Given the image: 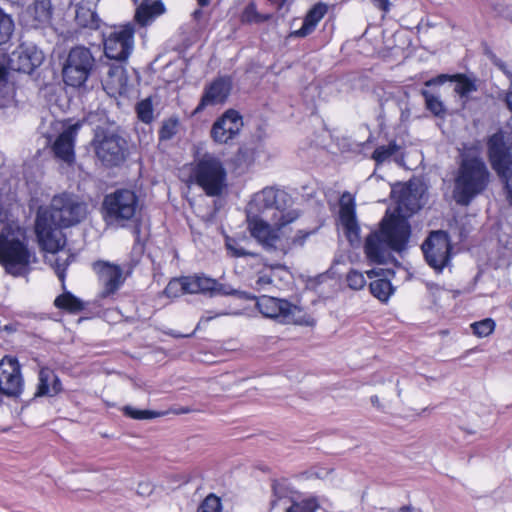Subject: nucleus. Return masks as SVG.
Wrapping results in <instances>:
<instances>
[{
    "label": "nucleus",
    "instance_id": "59",
    "mask_svg": "<svg viewBox=\"0 0 512 512\" xmlns=\"http://www.w3.org/2000/svg\"><path fill=\"white\" fill-rule=\"evenodd\" d=\"M191 410L189 408H181L179 410H173L172 412L174 414H185V413H189Z\"/></svg>",
    "mask_w": 512,
    "mask_h": 512
},
{
    "label": "nucleus",
    "instance_id": "26",
    "mask_svg": "<svg viewBox=\"0 0 512 512\" xmlns=\"http://www.w3.org/2000/svg\"><path fill=\"white\" fill-rule=\"evenodd\" d=\"M28 13L33 19L35 28L45 26L52 18V4L50 0H35L29 7Z\"/></svg>",
    "mask_w": 512,
    "mask_h": 512
},
{
    "label": "nucleus",
    "instance_id": "29",
    "mask_svg": "<svg viewBox=\"0 0 512 512\" xmlns=\"http://www.w3.org/2000/svg\"><path fill=\"white\" fill-rule=\"evenodd\" d=\"M188 284L190 286V294H213L217 287L215 279L206 277L204 275L188 276Z\"/></svg>",
    "mask_w": 512,
    "mask_h": 512
},
{
    "label": "nucleus",
    "instance_id": "1",
    "mask_svg": "<svg viewBox=\"0 0 512 512\" xmlns=\"http://www.w3.org/2000/svg\"><path fill=\"white\" fill-rule=\"evenodd\" d=\"M423 192L422 185L413 181L393 190L397 215L386 214L379 231L371 233L365 242V253L371 262L385 264L392 257L391 251L401 252L406 248L411 234L407 217L422 207Z\"/></svg>",
    "mask_w": 512,
    "mask_h": 512
},
{
    "label": "nucleus",
    "instance_id": "34",
    "mask_svg": "<svg viewBox=\"0 0 512 512\" xmlns=\"http://www.w3.org/2000/svg\"><path fill=\"white\" fill-rule=\"evenodd\" d=\"M14 31V22L11 16L0 7V45L7 43Z\"/></svg>",
    "mask_w": 512,
    "mask_h": 512
},
{
    "label": "nucleus",
    "instance_id": "23",
    "mask_svg": "<svg viewBox=\"0 0 512 512\" xmlns=\"http://www.w3.org/2000/svg\"><path fill=\"white\" fill-rule=\"evenodd\" d=\"M273 496L271 506L274 508L278 502L284 501L285 504L291 503L285 508L286 512H315L319 504L315 498H308L301 501L291 500L286 496V488L278 483L273 484Z\"/></svg>",
    "mask_w": 512,
    "mask_h": 512
},
{
    "label": "nucleus",
    "instance_id": "35",
    "mask_svg": "<svg viewBox=\"0 0 512 512\" xmlns=\"http://www.w3.org/2000/svg\"><path fill=\"white\" fill-rule=\"evenodd\" d=\"M399 148L400 147L395 142L389 143L386 146H379L374 150L372 159L377 165H380L396 154Z\"/></svg>",
    "mask_w": 512,
    "mask_h": 512
},
{
    "label": "nucleus",
    "instance_id": "9",
    "mask_svg": "<svg viewBox=\"0 0 512 512\" xmlns=\"http://www.w3.org/2000/svg\"><path fill=\"white\" fill-rule=\"evenodd\" d=\"M96 67V61L89 48L73 47L63 66V80L68 86L81 87Z\"/></svg>",
    "mask_w": 512,
    "mask_h": 512
},
{
    "label": "nucleus",
    "instance_id": "13",
    "mask_svg": "<svg viewBox=\"0 0 512 512\" xmlns=\"http://www.w3.org/2000/svg\"><path fill=\"white\" fill-rule=\"evenodd\" d=\"M422 250L429 266L440 272L450 261L451 243L445 231H433L422 244Z\"/></svg>",
    "mask_w": 512,
    "mask_h": 512
},
{
    "label": "nucleus",
    "instance_id": "58",
    "mask_svg": "<svg viewBox=\"0 0 512 512\" xmlns=\"http://www.w3.org/2000/svg\"><path fill=\"white\" fill-rule=\"evenodd\" d=\"M270 3L276 5L278 8H281L287 0H268Z\"/></svg>",
    "mask_w": 512,
    "mask_h": 512
},
{
    "label": "nucleus",
    "instance_id": "42",
    "mask_svg": "<svg viewBox=\"0 0 512 512\" xmlns=\"http://www.w3.org/2000/svg\"><path fill=\"white\" fill-rule=\"evenodd\" d=\"M178 127L177 119H168L164 121L159 131V137L161 140H170L176 133Z\"/></svg>",
    "mask_w": 512,
    "mask_h": 512
},
{
    "label": "nucleus",
    "instance_id": "14",
    "mask_svg": "<svg viewBox=\"0 0 512 512\" xmlns=\"http://www.w3.org/2000/svg\"><path fill=\"white\" fill-rule=\"evenodd\" d=\"M24 381L16 358L4 357L0 361V392L7 397H18Z\"/></svg>",
    "mask_w": 512,
    "mask_h": 512
},
{
    "label": "nucleus",
    "instance_id": "30",
    "mask_svg": "<svg viewBox=\"0 0 512 512\" xmlns=\"http://www.w3.org/2000/svg\"><path fill=\"white\" fill-rule=\"evenodd\" d=\"M54 305L57 308L64 309L70 313H77L84 309L82 301L69 292L59 295L55 299Z\"/></svg>",
    "mask_w": 512,
    "mask_h": 512
},
{
    "label": "nucleus",
    "instance_id": "44",
    "mask_svg": "<svg viewBox=\"0 0 512 512\" xmlns=\"http://www.w3.org/2000/svg\"><path fill=\"white\" fill-rule=\"evenodd\" d=\"M272 286H273L272 277L268 274H260L257 277V279L255 280L253 288L255 290H257L258 292H268V291H270Z\"/></svg>",
    "mask_w": 512,
    "mask_h": 512
},
{
    "label": "nucleus",
    "instance_id": "41",
    "mask_svg": "<svg viewBox=\"0 0 512 512\" xmlns=\"http://www.w3.org/2000/svg\"><path fill=\"white\" fill-rule=\"evenodd\" d=\"M346 281H347L349 288H351L353 290H360L366 284L364 275L357 270L349 271L346 276Z\"/></svg>",
    "mask_w": 512,
    "mask_h": 512
},
{
    "label": "nucleus",
    "instance_id": "4",
    "mask_svg": "<svg viewBox=\"0 0 512 512\" xmlns=\"http://www.w3.org/2000/svg\"><path fill=\"white\" fill-rule=\"evenodd\" d=\"M35 261L19 228L5 224L0 232V264L6 273L14 276H26L30 272V264Z\"/></svg>",
    "mask_w": 512,
    "mask_h": 512
},
{
    "label": "nucleus",
    "instance_id": "3",
    "mask_svg": "<svg viewBox=\"0 0 512 512\" xmlns=\"http://www.w3.org/2000/svg\"><path fill=\"white\" fill-rule=\"evenodd\" d=\"M460 157L453 195L458 204L467 206L486 189L490 172L476 149L465 148Z\"/></svg>",
    "mask_w": 512,
    "mask_h": 512
},
{
    "label": "nucleus",
    "instance_id": "21",
    "mask_svg": "<svg viewBox=\"0 0 512 512\" xmlns=\"http://www.w3.org/2000/svg\"><path fill=\"white\" fill-rule=\"evenodd\" d=\"M43 54L35 48H20L12 53L9 66L12 70L30 74L41 65Z\"/></svg>",
    "mask_w": 512,
    "mask_h": 512
},
{
    "label": "nucleus",
    "instance_id": "45",
    "mask_svg": "<svg viewBox=\"0 0 512 512\" xmlns=\"http://www.w3.org/2000/svg\"><path fill=\"white\" fill-rule=\"evenodd\" d=\"M215 293H218V294H221V295H234V296H237L239 298H245V299L248 298V296L246 295L245 292L233 289V288H231V287H229L227 285L220 284L218 282H217V287L215 289Z\"/></svg>",
    "mask_w": 512,
    "mask_h": 512
},
{
    "label": "nucleus",
    "instance_id": "17",
    "mask_svg": "<svg viewBox=\"0 0 512 512\" xmlns=\"http://www.w3.org/2000/svg\"><path fill=\"white\" fill-rule=\"evenodd\" d=\"M243 126L242 117L235 110L226 111L212 126L211 136L215 142L227 143Z\"/></svg>",
    "mask_w": 512,
    "mask_h": 512
},
{
    "label": "nucleus",
    "instance_id": "54",
    "mask_svg": "<svg viewBox=\"0 0 512 512\" xmlns=\"http://www.w3.org/2000/svg\"><path fill=\"white\" fill-rule=\"evenodd\" d=\"M6 84V70L0 62V88Z\"/></svg>",
    "mask_w": 512,
    "mask_h": 512
},
{
    "label": "nucleus",
    "instance_id": "24",
    "mask_svg": "<svg viewBox=\"0 0 512 512\" xmlns=\"http://www.w3.org/2000/svg\"><path fill=\"white\" fill-rule=\"evenodd\" d=\"M327 11L328 6L324 3H317L314 5L313 8L307 13L301 28L294 31L293 35L296 37H305L312 33L316 25L324 17Z\"/></svg>",
    "mask_w": 512,
    "mask_h": 512
},
{
    "label": "nucleus",
    "instance_id": "31",
    "mask_svg": "<svg viewBox=\"0 0 512 512\" xmlns=\"http://www.w3.org/2000/svg\"><path fill=\"white\" fill-rule=\"evenodd\" d=\"M188 282V276L174 278L169 281L163 293L169 298H176L185 293L190 294V286Z\"/></svg>",
    "mask_w": 512,
    "mask_h": 512
},
{
    "label": "nucleus",
    "instance_id": "6",
    "mask_svg": "<svg viewBox=\"0 0 512 512\" xmlns=\"http://www.w3.org/2000/svg\"><path fill=\"white\" fill-rule=\"evenodd\" d=\"M39 215L45 216L53 225L68 228L86 218L87 205L78 197L63 193L54 196L49 209Z\"/></svg>",
    "mask_w": 512,
    "mask_h": 512
},
{
    "label": "nucleus",
    "instance_id": "16",
    "mask_svg": "<svg viewBox=\"0 0 512 512\" xmlns=\"http://www.w3.org/2000/svg\"><path fill=\"white\" fill-rule=\"evenodd\" d=\"M339 204V215L344 233L351 245L358 244L360 242V227L356 219L352 195L348 192L343 193Z\"/></svg>",
    "mask_w": 512,
    "mask_h": 512
},
{
    "label": "nucleus",
    "instance_id": "40",
    "mask_svg": "<svg viewBox=\"0 0 512 512\" xmlns=\"http://www.w3.org/2000/svg\"><path fill=\"white\" fill-rule=\"evenodd\" d=\"M221 510V500L215 494H209L198 508V512H221Z\"/></svg>",
    "mask_w": 512,
    "mask_h": 512
},
{
    "label": "nucleus",
    "instance_id": "5",
    "mask_svg": "<svg viewBox=\"0 0 512 512\" xmlns=\"http://www.w3.org/2000/svg\"><path fill=\"white\" fill-rule=\"evenodd\" d=\"M102 209L107 223L124 226L140 210L139 197L131 189H116L104 197Z\"/></svg>",
    "mask_w": 512,
    "mask_h": 512
},
{
    "label": "nucleus",
    "instance_id": "57",
    "mask_svg": "<svg viewBox=\"0 0 512 512\" xmlns=\"http://www.w3.org/2000/svg\"><path fill=\"white\" fill-rule=\"evenodd\" d=\"M371 403L374 407L378 408V409H381L382 408V405L379 401V398L378 396H372L371 397Z\"/></svg>",
    "mask_w": 512,
    "mask_h": 512
},
{
    "label": "nucleus",
    "instance_id": "2",
    "mask_svg": "<svg viewBox=\"0 0 512 512\" xmlns=\"http://www.w3.org/2000/svg\"><path fill=\"white\" fill-rule=\"evenodd\" d=\"M247 218V229L256 242L277 258H283L291 250L289 225L299 218L297 210L277 209L271 218L252 214Z\"/></svg>",
    "mask_w": 512,
    "mask_h": 512
},
{
    "label": "nucleus",
    "instance_id": "37",
    "mask_svg": "<svg viewBox=\"0 0 512 512\" xmlns=\"http://www.w3.org/2000/svg\"><path fill=\"white\" fill-rule=\"evenodd\" d=\"M422 94L425 98L426 108L433 113L435 116H441L445 113V108L440 101V99L433 94H430L428 91H422Z\"/></svg>",
    "mask_w": 512,
    "mask_h": 512
},
{
    "label": "nucleus",
    "instance_id": "15",
    "mask_svg": "<svg viewBox=\"0 0 512 512\" xmlns=\"http://www.w3.org/2000/svg\"><path fill=\"white\" fill-rule=\"evenodd\" d=\"M63 228L64 227L58 225H53L52 221L38 214L35 223V231L39 245L43 250L55 253L64 247L66 241L62 232Z\"/></svg>",
    "mask_w": 512,
    "mask_h": 512
},
{
    "label": "nucleus",
    "instance_id": "18",
    "mask_svg": "<svg viewBox=\"0 0 512 512\" xmlns=\"http://www.w3.org/2000/svg\"><path fill=\"white\" fill-rule=\"evenodd\" d=\"M279 195V191L274 188H264L256 193L248 204L247 214L251 211L252 214L263 215L267 219L271 218L275 210L284 209L278 201Z\"/></svg>",
    "mask_w": 512,
    "mask_h": 512
},
{
    "label": "nucleus",
    "instance_id": "19",
    "mask_svg": "<svg viewBox=\"0 0 512 512\" xmlns=\"http://www.w3.org/2000/svg\"><path fill=\"white\" fill-rule=\"evenodd\" d=\"M80 127V122H76L66 127L56 138L52 146L55 156L68 164L73 163L75 159L74 142Z\"/></svg>",
    "mask_w": 512,
    "mask_h": 512
},
{
    "label": "nucleus",
    "instance_id": "11",
    "mask_svg": "<svg viewBox=\"0 0 512 512\" xmlns=\"http://www.w3.org/2000/svg\"><path fill=\"white\" fill-rule=\"evenodd\" d=\"M257 307L265 317L277 319L284 324H312L305 320V315L298 306L287 300L263 295L257 302Z\"/></svg>",
    "mask_w": 512,
    "mask_h": 512
},
{
    "label": "nucleus",
    "instance_id": "38",
    "mask_svg": "<svg viewBox=\"0 0 512 512\" xmlns=\"http://www.w3.org/2000/svg\"><path fill=\"white\" fill-rule=\"evenodd\" d=\"M471 328L473 333L478 337H486L494 331L495 322L491 318H486L484 320L474 322L471 324Z\"/></svg>",
    "mask_w": 512,
    "mask_h": 512
},
{
    "label": "nucleus",
    "instance_id": "8",
    "mask_svg": "<svg viewBox=\"0 0 512 512\" xmlns=\"http://www.w3.org/2000/svg\"><path fill=\"white\" fill-rule=\"evenodd\" d=\"M193 177L208 196H219L226 187V170L221 160L212 154H205L197 161Z\"/></svg>",
    "mask_w": 512,
    "mask_h": 512
},
{
    "label": "nucleus",
    "instance_id": "39",
    "mask_svg": "<svg viewBox=\"0 0 512 512\" xmlns=\"http://www.w3.org/2000/svg\"><path fill=\"white\" fill-rule=\"evenodd\" d=\"M138 118L149 124L153 120V107L150 99H145L139 102L136 106Z\"/></svg>",
    "mask_w": 512,
    "mask_h": 512
},
{
    "label": "nucleus",
    "instance_id": "56",
    "mask_svg": "<svg viewBox=\"0 0 512 512\" xmlns=\"http://www.w3.org/2000/svg\"><path fill=\"white\" fill-rule=\"evenodd\" d=\"M505 103L507 108L512 112V90L506 94Z\"/></svg>",
    "mask_w": 512,
    "mask_h": 512
},
{
    "label": "nucleus",
    "instance_id": "7",
    "mask_svg": "<svg viewBox=\"0 0 512 512\" xmlns=\"http://www.w3.org/2000/svg\"><path fill=\"white\" fill-rule=\"evenodd\" d=\"M487 148L491 166L505 183L508 199L512 205V143L500 131L489 137Z\"/></svg>",
    "mask_w": 512,
    "mask_h": 512
},
{
    "label": "nucleus",
    "instance_id": "28",
    "mask_svg": "<svg viewBox=\"0 0 512 512\" xmlns=\"http://www.w3.org/2000/svg\"><path fill=\"white\" fill-rule=\"evenodd\" d=\"M75 21L84 28L97 29L100 19L89 3L80 2L76 6Z\"/></svg>",
    "mask_w": 512,
    "mask_h": 512
},
{
    "label": "nucleus",
    "instance_id": "22",
    "mask_svg": "<svg viewBox=\"0 0 512 512\" xmlns=\"http://www.w3.org/2000/svg\"><path fill=\"white\" fill-rule=\"evenodd\" d=\"M96 267H99V278L104 288L102 296L114 294L125 281L121 267L107 262H99Z\"/></svg>",
    "mask_w": 512,
    "mask_h": 512
},
{
    "label": "nucleus",
    "instance_id": "50",
    "mask_svg": "<svg viewBox=\"0 0 512 512\" xmlns=\"http://www.w3.org/2000/svg\"><path fill=\"white\" fill-rule=\"evenodd\" d=\"M65 265L64 264H61L59 262V259H56L55 261V272L58 276V278L61 280V281H64V278H65Z\"/></svg>",
    "mask_w": 512,
    "mask_h": 512
},
{
    "label": "nucleus",
    "instance_id": "12",
    "mask_svg": "<svg viewBox=\"0 0 512 512\" xmlns=\"http://www.w3.org/2000/svg\"><path fill=\"white\" fill-rule=\"evenodd\" d=\"M134 28L125 25L104 37V52L109 59L125 62L134 48Z\"/></svg>",
    "mask_w": 512,
    "mask_h": 512
},
{
    "label": "nucleus",
    "instance_id": "46",
    "mask_svg": "<svg viewBox=\"0 0 512 512\" xmlns=\"http://www.w3.org/2000/svg\"><path fill=\"white\" fill-rule=\"evenodd\" d=\"M308 236H309V233L304 232L302 230H298L294 236L290 235L291 249L296 245L302 246Z\"/></svg>",
    "mask_w": 512,
    "mask_h": 512
},
{
    "label": "nucleus",
    "instance_id": "10",
    "mask_svg": "<svg viewBox=\"0 0 512 512\" xmlns=\"http://www.w3.org/2000/svg\"><path fill=\"white\" fill-rule=\"evenodd\" d=\"M92 146L97 158L107 167L118 166L126 158L127 143L114 132L97 130Z\"/></svg>",
    "mask_w": 512,
    "mask_h": 512
},
{
    "label": "nucleus",
    "instance_id": "52",
    "mask_svg": "<svg viewBox=\"0 0 512 512\" xmlns=\"http://www.w3.org/2000/svg\"><path fill=\"white\" fill-rule=\"evenodd\" d=\"M381 10L388 11L389 1L388 0H372Z\"/></svg>",
    "mask_w": 512,
    "mask_h": 512
},
{
    "label": "nucleus",
    "instance_id": "43",
    "mask_svg": "<svg viewBox=\"0 0 512 512\" xmlns=\"http://www.w3.org/2000/svg\"><path fill=\"white\" fill-rule=\"evenodd\" d=\"M270 16H263L260 15L257 10L254 3H250L246 6L244 12H243V20L247 22H263L267 19H269Z\"/></svg>",
    "mask_w": 512,
    "mask_h": 512
},
{
    "label": "nucleus",
    "instance_id": "36",
    "mask_svg": "<svg viewBox=\"0 0 512 512\" xmlns=\"http://www.w3.org/2000/svg\"><path fill=\"white\" fill-rule=\"evenodd\" d=\"M123 412L126 416L133 418V419H137V420L152 419V418L160 417V416H163L166 414V412H156V411H152V410H138L131 406H125L123 408Z\"/></svg>",
    "mask_w": 512,
    "mask_h": 512
},
{
    "label": "nucleus",
    "instance_id": "25",
    "mask_svg": "<svg viewBox=\"0 0 512 512\" xmlns=\"http://www.w3.org/2000/svg\"><path fill=\"white\" fill-rule=\"evenodd\" d=\"M61 391V382L54 372L42 368L39 372V384L35 396L55 395Z\"/></svg>",
    "mask_w": 512,
    "mask_h": 512
},
{
    "label": "nucleus",
    "instance_id": "60",
    "mask_svg": "<svg viewBox=\"0 0 512 512\" xmlns=\"http://www.w3.org/2000/svg\"><path fill=\"white\" fill-rule=\"evenodd\" d=\"M211 0H197L198 4L201 6V7H205L207 5H209Z\"/></svg>",
    "mask_w": 512,
    "mask_h": 512
},
{
    "label": "nucleus",
    "instance_id": "62",
    "mask_svg": "<svg viewBox=\"0 0 512 512\" xmlns=\"http://www.w3.org/2000/svg\"><path fill=\"white\" fill-rule=\"evenodd\" d=\"M435 288L436 290H439L440 288L437 285H430V289Z\"/></svg>",
    "mask_w": 512,
    "mask_h": 512
},
{
    "label": "nucleus",
    "instance_id": "49",
    "mask_svg": "<svg viewBox=\"0 0 512 512\" xmlns=\"http://www.w3.org/2000/svg\"><path fill=\"white\" fill-rule=\"evenodd\" d=\"M494 64L510 79L512 87V72L508 69L507 65L499 59L495 60Z\"/></svg>",
    "mask_w": 512,
    "mask_h": 512
},
{
    "label": "nucleus",
    "instance_id": "53",
    "mask_svg": "<svg viewBox=\"0 0 512 512\" xmlns=\"http://www.w3.org/2000/svg\"><path fill=\"white\" fill-rule=\"evenodd\" d=\"M398 512H422L421 509L412 505H404L398 509Z\"/></svg>",
    "mask_w": 512,
    "mask_h": 512
},
{
    "label": "nucleus",
    "instance_id": "48",
    "mask_svg": "<svg viewBox=\"0 0 512 512\" xmlns=\"http://www.w3.org/2000/svg\"><path fill=\"white\" fill-rule=\"evenodd\" d=\"M227 248L232 252V255L235 257L254 256L253 253L248 252L243 248H235L230 244L227 245Z\"/></svg>",
    "mask_w": 512,
    "mask_h": 512
},
{
    "label": "nucleus",
    "instance_id": "33",
    "mask_svg": "<svg viewBox=\"0 0 512 512\" xmlns=\"http://www.w3.org/2000/svg\"><path fill=\"white\" fill-rule=\"evenodd\" d=\"M369 287L372 295L382 302L387 301L393 293V287L386 279L372 281Z\"/></svg>",
    "mask_w": 512,
    "mask_h": 512
},
{
    "label": "nucleus",
    "instance_id": "47",
    "mask_svg": "<svg viewBox=\"0 0 512 512\" xmlns=\"http://www.w3.org/2000/svg\"><path fill=\"white\" fill-rule=\"evenodd\" d=\"M223 315H228V313L227 312H217V313L212 314L211 311H206L205 314L201 317L198 326L201 323H208L212 319L219 317V316H223Z\"/></svg>",
    "mask_w": 512,
    "mask_h": 512
},
{
    "label": "nucleus",
    "instance_id": "32",
    "mask_svg": "<svg viewBox=\"0 0 512 512\" xmlns=\"http://www.w3.org/2000/svg\"><path fill=\"white\" fill-rule=\"evenodd\" d=\"M450 80L456 82L454 91L462 98L477 90L475 82L466 75L457 74L450 77Z\"/></svg>",
    "mask_w": 512,
    "mask_h": 512
},
{
    "label": "nucleus",
    "instance_id": "55",
    "mask_svg": "<svg viewBox=\"0 0 512 512\" xmlns=\"http://www.w3.org/2000/svg\"><path fill=\"white\" fill-rule=\"evenodd\" d=\"M8 221V211L0 206V223L4 224Z\"/></svg>",
    "mask_w": 512,
    "mask_h": 512
},
{
    "label": "nucleus",
    "instance_id": "27",
    "mask_svg": "<svg viewBox=\"0 0 512 512\" xmlns=\"http://www.w3.org/2000/svg\"><path fill=\"white\" fill-rule=\"evenodd\" d=\"M164 11V6L160 1H144L136 10L135 20L142 26H146Z\"/></svg>",
    "mask_w": 512,
    "mask_h": 512
},
{
    "label": "nucleus",
    "instance_id": "20",
    "mask_svg": "<svg viewBox=\"0 0 512 512\" xmlns=\"http://www.w3.org/2000/svg\"><path fill=\"white\" fill-rule=\"evenodd\" d=\"M231 90V82L226 78H218L205 88L200 103L194 113H199L207 106L223 104L228 98Z\"/></svg>",
    "mask_w": 512,
    "mask_h": 512
},
{
    "label": "nucleus",
    "instance_id": "63",
    "mask_svg": "<svg viewBox=\"0 0 512 512\" xmlns=\"http://www.w3.org/2000/svg\"><path fill=\"white\" fill-rule=\"evenodd\" d=\"M372 273H374V271L368 272V276L371 277Z\"/></svg>",
    "mask_w": 512,
    "mask_h": 512
},
{
    "label": "nucleus",
    "instance_id": "61",
    "mask_svg": "<svg viewBox=\"0 0 512 512\" xmlns=\"http://www.w3.org/2000/svg\"><path fill=\"white\" fill-rule=\"evenodd\" d=\"M139 488H142V492L141 493H144V492L149 490V485L148 484H140Z\"/></svg>",
    "mask_w": 512,
    "mask_h": 512
},
{
    "label": "nucleus",
    "instance_id": "51",
    "mask_svg": "<svg viewBox=\"0 0 512 512\" xmlns=\"http://www.w3.org/2000/svg\"><path fill=\"white\" fill-rule=\"evenodd\" d=\"M449 77L445 74H442V75H439L438 77L436 78H433V79H430L428 80L425 85L426 86H431V85H434V84H443Z\"/></svg>",
    "mask_w": 512,
    "mask_h": 512
}]
</instances>
